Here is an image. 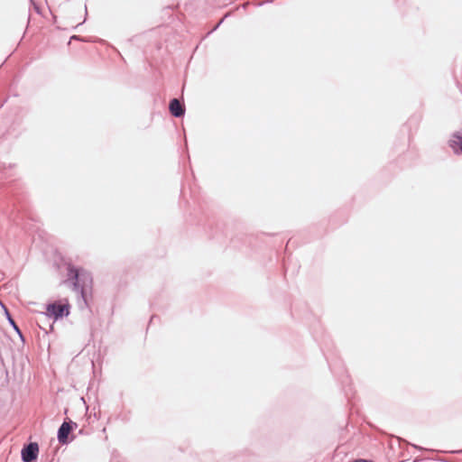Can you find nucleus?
<instances>
[{"label":"nucleus","mask_w":462,"mask_h":462,"mask_svg":"<svg viewBox=\"0 0 462 462\" xmlns=\"http://www.w3.org/2000/svg\"><path fill=\"white\" fill-rule=\"evenodd\" d=\"M68 279L73 281L74 290H80L85 300L88 295L91 294L92 278L86 272H80L73 266L68 267Z\"/></svg>","instance_id":"obj_1"},{"label":"nucleus","mask_w":462,"mask_h":462,"mask_svg":"<svg viewBox=\"0 0 462 462\" xmlns=\"http://www.w3.org/2000/svg\"><path fill=\"white\" fill-rule=\"evenodd\" d=\"M69 313V304L68 302L65 303H52L48 305L47 307V314L50 317H53L54 319H59L67 316Z\"/></svg>","instance_id":"obj_2"},{"label":"nucleus","mask_w":462,"mask_h":462,"mask_svg":"<svg viewBox=\"0 0 462 462\" xmlns=\"http://www.w3.org/2000/svg\"><path fill=\"white\" fill-rule=\"evenodd\" d=\"M39 452V447L37 443H30L28 446L23 448L22 457L24 462H32L36 459Z\"/></svg>","instance_id":"obj_3"},{"label":"nucleus","mask_w":462,"mask_h":462,"mask_svg":"<svg viewBox=\"0 0 462 462\" xmlns=\"http://www.w3.org/2000/svg\"><path fill=\"white\" fill-rule=\"evenodd\" d=\"M73 426L77 427L76 423L64 421L59 429L58 439L60 443L66 444L68 442L69 434L73 430Z\"/></svg>","instance_id":"obj_4"},{"label":"nucleus","mask_w":462,"mask_h":462,"mask_svg":"<svg viewBox=\"0 0 462 462\" xmlns=\"http://www.w3.org/2000/svg\"><path fill=\"white\" fill-rule=\"evenodd\" d=\"M450 146L456 153H462V129L453 135Z\"/></svg>","instance_id":"obj_5"},{"label":"nucleus","mask_w":462,"mask_h":462,"mask_svg":"<svg viewBox=\"0 0 462 462\" xmlns=\"http://www.w3.org/2000/svg\"><path fill=\"white\" fill-rule=\"evenodd\" d=\"M169 108L171 115L176 117H180L184 114V108L177 98H174L171 101Z\"/></svg>","instance_id":"obj_6"},{"label":"nucleus","mask_w":462,"mask_h":462,"mask_svg":"<svg viewBox=\"0 0 462 462\" xmlns=\"http://www.w3.org/2000/svg\"><path fill=\"white\" fill-rule=\"evenodd\" d=\"M9 320H10L11 324L14 326V328H15V330L19 331L18 327L15 325L14 321L10 317H9Z\"/></svg>","instance_id":"obj_7"},{"label":"nucleus","mask_w":462,"mask_h":462,"mask_svg":"<svg viewBox=\"0 0 462 462\" xmlns=\"http://www.w3.org/2000/svg\"><path fill=\"white\" fill-rule=\"evenodd\" d=\"M353 462H371V461H367V460H364V459H356Z\"/></svg>","instance_id":"obj_8"}]
</instances>
